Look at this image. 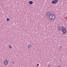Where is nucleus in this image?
Listing matches in <instances>:
<instances>
[{
  "instance_id": "obj_15",
  "label": "nucleus",
  "mask_w": 67,
  "mask_h": 67,
  "mask_svg": "<svg viewBox=\"0 0 67 67\" xmlns=\"http://www.w3.org/2000/svg\"><path fill=\"white\" fill-rule=\"evenodd\" d=\"M12 63L13 64H14V62H12Z\"/></svg>"
},
{
  "instance_id": "obj_6",
  "label": "nucleus",
  "mask_w": 67,
  "mask_h": 67,
  "mask_svg": "<svg viewBox=\"0 0 67 67\" xmlns=\"http://www.w3.org/2000/svg\"><path fill=\"white\" fill-rule=\"evenodd\" d=\"M4 64L5 65H8V62L7 60H5L4 62Z\"/></svg>"
},
{
  "instance_id": "obj_7",
  "label": "nucleus",
  "mask_w": 67,
  "mask_h": 67,
  "mask_svg": "<svg viewBox=\"0 0 67 67\" xmlns=\"http://www.w3.org/2000/svg\"><path fill=\"white\" fill-rule=\"evenodd\" d=\"M28 47L29 48H31V47H32V44H29L28 45Z\"/></svg>"
},
{
  "instance_id": "obj_13",
  "label": "nucleus",
  "mask_w": 67,
  "mask_h": 67,
  "mask_svg": "<svg viewBox=\"0 0 67 67\" xmlns=\"http://www.w3.org/2000/svg\"><path fill=\"white\" fill-rule=\"evenodd\" d=\"M48 67H51V65H50L49 64H48Z\"/></svg>"
},
{
  "instance_id": "obj_11",
  "label": "nucleus",
  "mask_w": 67,
  "mask_h": 67,
  "mask_svg": "<svg viewBox=\"0 0 67 67\" xmlns=\"http://www.w3.org/2000/svg\"><path fill=\"white\" fill-rule=\"evenodd\" d=\"M7 21H9V20H10V19H9L8 18H7Z\"/></svg>"
},
{
  "instance_id": "obj_1",
  "label": "nucleus",
  "mask_w": 67,
  "mask_h": 67,
  "mask_svg": "<svg viewBox=\"0 0 67 67\" xmlns=\"http://www.w3.org/2000/svg\"><path fill=\"white\" fill-rule=\"evenodd\" d=\"M49 18L51 20H54L55 18V16L54 14H51L49 16Z\"/></svg>"
},
{
  "instance_id": "obj_12",
  "label": "nucleus",
  "mask_w": 67,
  "mask_h": 67,
  "mask_svg": "<svg viewBox=\"0 0 67 67\" xmlns=\"http://www.w3.org/2000/svg\"><path fill=\"white\" fill-rule=\"evenodd\" d=\"M9 47L10 48V49H11V48H12V47H11L10 46H9Z\"/></svg>"
},
{
  "instance_id": "obj_9",
  "label": "nucleus",
  "mask_w": 67,
  "mask_h": 67,
  "mask_svg": "<svg viewBox=\"0 0 67 67\" xmlns=\"http://www.w3.org/2000/svg\"><path fill=\"white\" fill-rule=\"evenodd\" d=\"M60 47L59 48H60V50H62V46H60Z\"/></svg>"
},
{
  "instance_id": "obj_14",
  "label": "nucleus",
  "mask_w": 67,
  "mask_h": 67,
  "mask_svg": "<svg viewBox=\"0 0 67 67\" xmlns=\"http://www.w3.org/2000/svg\"><path fill=\"white\" fill-rule=\"evenodd\" d=\"M60 61L61 62H62V59H60Z\"/></svg>"
},
{
  "instance_id": "obj_8",
  "label": "nucleus",
  "mask_w": 67,
  "mask_h": 67,
  "mask_svg": "<svg viewBox=\"0 0 67 67\" xmlns=\"http://www.w3.org/2000/svg\"><path fill=\"white\" fill-rule=\"evenodd\" d=\"M33 2L32 1H31L29 2V3L30 4H33Z\"/></svg>"
},
{
  "instance_id": "obj_5",
  "label": "nucleus",
  "mask_w": 67,
  "mask_h": 67,
  "mask_svg": "<svg viewBox=\"0 0 67 67\" xmlns=\"http://www.w3.org/2000/svg\"><path fill=\"white\" fill-rule=\"evenodd\" d=\"M51 13H50V12H47V13H46V15L47 16H49V15H51Z\"/></svg>"
},
{
  "instance_id": "obj_2",
  "label": "nucleus",
  "mask_w": 67,
  "mask_h": 67,
  "mask_svg": "<svg viewBox=\"0 0 67 67\" xmlns=\"http://www.w3.org/2000/svg\"><path fill=\"white\" fill-rule=\"evenodd\" d=\"M62 31L63 34H66V33H67V30H66V29L63 28L62 29Z\"/></svg>"
},
{
  "instance_id": "obj_3",
  "label": "nucleus",
  "mask_w": 67,
  "mask_h": 67,
  "mask_svg": "<svg viewBox=\"0 0 67 67\" xmlns=\"http://www.w3.org/2000/svg\"><path fill=\"white\" fill-rule=\"evenodd\" d=\"M62 29H65V27L63 26H62V27L59 26L58 28V29L59 31H61L62 30Z\"/></svg>"
},
{
  "instance_id": "obj_10",
  "label": "nucleus",
  "mask_w": 67,
  "mask_h": 67,
  "mask_svg": "<svg viewBox=\"0 0 67 67\" xmlns=\"http://www.w3.org/2000/svg\"><path fill=\"white\" fill-rule=\"evenodd\" d=\"M57 67H61V66L60 65H59L57 66Z\"/></svg>"
},
{
  "instance_id": "obj_4",
  "label": "nucleus",
  "mask_w": 67,
  "mask_h": 67,
  "mask_svg": "<svg viewBox=\"0 0 67 67\" xmlns=\"http://www.w3.org/2000/svg\"><path fill=\"white\" fill-rule=\"evenodd\" d=\"M57 2H58V0H54V1H52V4H56Z\"/></svg>"
}]
</instances>
